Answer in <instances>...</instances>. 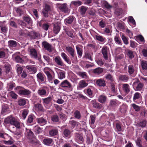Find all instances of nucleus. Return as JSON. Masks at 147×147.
I'll return each instance as SVG.
<instances>
[{
    "label": "nucleus",
    "instance_id": "nucleus-9",
    "mask_svg": "<svg viewBox=\"0 0 147 147\" xmlns=\"http://www.w3.org/2000/svg\"><path fill=\"white\" fill-rule=\"evenodd\" d=\"M108 47L106 46L103 47L101 49V53L105 60H107L108 59Z\"/></svg>",
    "mask_w": 147,
    "mask_h": 147
},
{
    "label": "nucleus",
    "instance_id": "nucleus-60",
    "mask_svg": "<svg viewBox=\"0 0 147 147\" xmlns=\"http://www.w3.org/2000/svg\"><path fill=\"white\" fill-rule=\"evenodd\" d=\"M85 57L87 59L90 60V61L92 60V56L90 54L86 52L85 54Z\"/></svg>",
    "mask_w": 147,
    "mask_h": 147
},
{
    "label": "nucleus",
    "instance_id": "nucleus-6",
    "mask_svg": "<svg viewBox=\"0 0 147 147\" xmlns=\"http://www.w3.org/2000/svg\"><path fill=\"white\" fill-rule=\"evenodd\" d=\"M28 51L30 53L31 57L35 59L37 58V52L34 49L30 47L28 48Z\"/></svg>",
    "mask_w": 147,
    "mask_h": 147
},
{
    "label": "nucleus",
    "instance_id": "nucleus-64",
    "mask_svg": "<svg viewBox=\"0 0 147 147\" xmlns=\"http://www.w3.org/2000/svg\"><path fill=\"white\" fill-rule=\"evenodd\" d=\"M137 43L134 41H130V45L131 47L132 48H135L136 47Z\"/></svg>",
    "mask_w": 147,
    "mask_h": 147
},
{
    "label": "nucleus",
    "instance_id": "nucleus-43",
    "mask_svg": "<svg viewBox=\"0 0 147 147\" xmlns=\"http://www.w3.org/2000/svg\"><path fill=\"white\" fill-rule=\"evenodd\" d=\"M4 67L5 69V72L6 74H8L10 71L11 67L9 64H5L4 66Z\"/></svg>",
    "mask_w": 147,
    "mask_h": 147
},
{
    "label": "nucleus",
    "instance_id": "nucleus-62",
    "mask_svg": "<svg viewBox=\"0 0 147 147\" xmlns=\"http://www.w3.org/2000/svg\"><path fill=\"white\" fill-rule=\"evenodd\" d=\"M141 140L140 138H138L136 140V143L137 145L139 147H143L141 144Z\"/></svg>",
    "mask_w": 147,
    "mask_h": 147
},
{
    "label": "nucleus",
    "instance_id": "nucleus-36",
    "mask_svg": "<svg viewBox=\"0 0 147 147\" xmlns=\"http://www.w3.org/2000/svg\"><path fill=\"white\" fill-rule=\"evenodd\" d=\"M65 49L67 52L69 54L75 52L74 49L72 47L69 46L66 47Z\"/></svg>",
    "mask_w": 147,
    "mask_h": 147
},
{
    "label": "nucleus",
    "instance_id": "nucleus-24",
    "mask_svg": "<svg viewBox=\"0 0 147 147\" xmlns=\"http://www.w3.org/2000/svg\"><path fill=\"white\" fill-rule=\"evenodd\" d=\"M119 78L120 81L125 82H127L129 79V76L125 74L120 75Z\"/></svg>",
    "mask_w": 147,
    "mask_h": 147
},
{
    "label": "nucleus",
    "instance_id": "nucleus-2",
    "mask_svg": "<svg viewBox=\"0 0 147 147\" xmlns=\"http://www.w3.org/2000/svg\"><path fill=\"white\" fill-rule=\"evenodd\" d=\"M57 5L59 9L62 12L67 14L69 13L70 10L67 4H57Z\"/></svg>",
    "mask_w": 147,
    "mask_h": 147
},
{
    "label": "nucleus",
    "instance_id": "nucleus-30",
    "mask_svg": "<svg viewBox=\"0 0 147 147\" xmlns=\"http://www.w3.org/2000/svg\"><path fill=\"white\" fill-rule=\"evenodd\" d=\"M24 21L26 22L28 24L32 25V20L29 16H25L23 17Z\"/></svg>",
    "mask_w": 147,
    "mask_h": 147
},
{
    "label": "nucleus",
    "instance_id": "nucleus-38",
    "mask_svg": "<svg viewBox=\"0 0 147 147\" xmlns=\"http://www.w3.org/2000/svg\"><path fill=\"white\" fill-rule=\"evenodd\" d=\"M8 44L9 47H16L17 45L16 41L13 40L9 41L8 42Z\"/></svg>",
    "mask_w": 147,
    "mask_h": 147
},
{
    "label": "nucleus",
    "instance_id": "nucleus-1",
    "mask_svg": "<svg viewBox=\"0 0 147 147\" xmlns=\"http://www.w3.org/2000/svg\"><path fill=\"white\" fill-rule=\"evenodd\" d=\"M4 123L6 124H10L11 125L14 126L18 129L20 128V122L12 115L9 116L5 118Z\"/></svg>",
    "mask_w": 147,
    "mask_h": 147
},
{
    "label": "nucleus",
    "instance_id": "nucleus-29",
    "mask_svg": "<svg viewBox=\"0 0 147 147\" xmlns=\"http://www.w3.org/2000/svg\"><path fill=\"white\" fill-rule=\"evenodd\" d=\"M15 86L14 83L10 82L7 84L6 88L7 91H9L11 90Z\"/></svg>",
    "mask_w": 147,
    "mask_h": 147
},
{
    "label": "nucleus",
    "instance_id": "nucleus-40",
    "mask_svg": "<svg viewBox=\"0 0 147 147\" xmlns=\"http://www.w3.org/2000/svg\"><path fill=\"white\" fill-rule=\"evenodd\" d=\"M38 94L41 96L45 95L46 94V91L45 90L43 89H39L38 90Z\"/></svg>",
    "mask_w": 147,
    "mask_h": 147
},
{
    "label": "nucleus",
    "instance_id": "nucleus-37",
    "mask_svg": "<svg viewBox=\"0 0 147 147\" xmlns=\"http://www.w3.org/2000/svg\"><path fill=\"white\" fill-rule=\"evenodd\" d=\"M103 71V69L102 68L98 67L94 69L93 72L95 74L98 75L102 72Z\"/></svg>",
    "mask_w": 147,
    "mask_h": 147
},
{
    "label": "nucleus",
    "instance_id": "nucleus-52",
    "mask_svg": "<svg viewBox=\"0 0 147 147\" xmlns=\"http://www.w3.org/2000/svg\"><path fill=\"white\" fill-rule=\"evenodd\" d=\"M88 96L90 98L93 97V93L92 91L90 88H88L86 90Z\"/></svg>",
    "mask_w": 147,
    "mask_h": 147
},
{
    "label": "nucleus",
    "instance_id": "nucleus-13",
    "mask_svg": "<svg viewBox=\"0 0 147 147\" xmlns=\"http://www.w3.org/2000/svg\"><path fill=\"white\" fill-rule=\"evenodd\" d=\"M36 77L38 80L41 82H44L46 79L45 76L41 72L37 74Z\"/></svg>",
    "mask_w": 147,
    "mask_h": 147
},
{
    "label": "nucleus",
    "instance_id": "nucleus-5",
    "mask_svg": "<svg viewBox=\"0 0 147 147\" xmlns=\"http://www.w3.org/2000/svg\"><path fill=\"white\" fill-rule=\"evenodd\" d=\"M42 45L45 49L49 52H52L54 50L52 45L46 41L42 42Z\"/></svg>",
    "mask_w": 147,
    "mask_h": 147
},
{
    "label": "nucleus",
    "instance_id": "nucleus-42",
    "mask_svg": "<svg viewBox=\"0 0 147 147\" xmlns=\"http://www.w3.org/2000/svg\"><path fill=\"white\" fill-rule=\"evenodd\" d=\"M9 110L8 105L7 104L4 105L2 106V110L1 113L2 114H4L7 112Z\"/></svg>",
    "mask_w": 147,
    "mask_h": 147
},
{
    "label": "nucleus",
    "instance_id": "nucleus-63",
    "mask_svg": "<svg viewBox=\"0 0 147 147\" xmlns=\"http://www.w3.org/2000/svg\"><path fill=\"white\" fill-rule=\"evenodd\" d=\"M107 97L103 95H100L98 98L99 101H105L106 100Z\"/></svg>",
    "mask_w": 147,
    "mask_h": 147
},
{
    "label": "nucleus",
    "instance_id": "nucleus-51",
    "mask_svg": "<svg viewBox=\"0 0 147 147\" xmlns=\"http://www.w3.org/2000/svg\"><path fill=\"white\" fill-rule=\"evenodd\" d=\"M71 3L73 4L76 6L80 5L82 4V2L80 1H73Z\"/></svg>",
    "mask_w": 147,
    "mask_h": 147
},
{
    "label": "nucleus",
    "instance_id": "nucleus-54",
    "mask_svg": "<svg viewBox=\"0 0 147 147\" xmlns=\"http://www.w3.org/2000/svg\"><path fill=\"white\" fill-rule=\"evenodd\" d=\"M74 117L76 118L79 119L81 117L80 113L78 111H76L74 113Z\"/></svg>",
    "mask_w": 147,
    "mask_h": 147
},
{
    "label": "nucleus",
    "instance_id": "nucleus-22",
    "mask_svg": "<svg viewBox=\"0 0 147 147\" xmlns=\"http://www.w3.org/2000/svg\"><path fill=\"white\" fill-rule=\"evenodd\" d=\"M0 27L2 32L4 33L7 32L8 30L7 27L4 22H0Z\"/></svg>",
    "mask_w": 147,
    "mask_h": 147
},
{
    "label": "nucleus",
    "instance_id": "nucleus-45",
    "mask_svg": "<svg viewBox=\"0 0 147 147\" xmlns=\"http://www.w3.org/2000/svg\"><path fill=\"white\" fill-rule=\"evenodd\" d=\"M114 40L116 44L121 45L122 43L120 38L119 36H115L114 37Z\"/></svg>",
    "mask_w": 147,
    "mask_h": 147
},
{
    "label": "nucleus",
    "instance_id": "nucleus-27",
    "mask_svg": "<svg viewBox=\"0 0 147 147\" xmlns=\"http://www.w3.org/2000/svg\"><path fill=\"white\" fill-rule=\"evenodd\" d=\"M147 123L146 120L144 119L138 123L137 125L138 127L144 128L146 126Z\"/></svg>",
    "mask_w": 147,
    "mask_h": 147
},
{
    "label": "nucleus",
    "instance_id": "nucleus-12",
    "mask_svg": "<svg viewBox=\"0 0 147 147\" xmlns=\"http://www.w3.org/2000/svg\"><path fill=\"white\" fill-rule=\"evenodd\" d=\"M88 83H87L84 80H82L79 82L78 83L77 87V89L80 90L85 88L88 86Z\"/></svg>",
    "mask_w": 147,
    "mask_h": 147
},
{
    "label": "nucleus",
    "instance_id": "nucleus-11",
    "mask_svg": "<svg viewBox=\"0 0 147 147\" xmlns=\"http://www.w3.org/2000/svg\"><path fill=\"white\" fill-rule=\"evenodd\" d=\"M31 92L28 90L24 89L20 90L18 93L22 96H28L30 94Z\"/></svg>",
    "mask_w": 147,
    "mask_h": 147
},
{
    "label": "nucleus",
    "instance_id": "nucleus-50",
    "mask_svg": "<svg viewBox=\"0 0 147 147\" xmlns=\"http://www.w3.org/2000/svg\"><path fill=\"white\" fill-rule=\"evenodd\" d=\"M141 65L143 69L146 70L147 69V62L146 61H142Z\"/></svg>",
    "mask_w": 147,
    "mask_h": 147
},
{
    "label": "nucleus",
    "instance_id": "nucleus-21",
    "mask_svg": "<svg viewBox=\"0 0 147 147\" xmlns=\"http://www.w3.org/2000/svg\"><path fill=\"white\" fill-rule=\"evenodd\" d=\"M60 29V27L58 24L56 23L53 25V32L55 34H57L58 33Z\"/></svg>",
    "mask_w": 147,
    "mask_h": 147
},
{
    "label": "nucleus",
    "instance_id": "nucleus-31",
    "mask_svg": "<svg viewBox=\"0 0 147 147\" xmlns=\"http://www.w3.org/2000/svg\"><path fill=\"white\" fill-rule=\"evenodd\" d=\"M122 88L125 92L128 93L130 91L129 86L127 84H123Z\"/></svg>",
    "mask_w": 147,
    "mask_h": 147
},
{
    "label": "nucleus",
    "instance_id": "nucleus-25",
    "mask_svg": "<svg viewBox=\"0 0 147 147\" xmlns=\"http://www.w3.org/2000/svg\"><path fill=\"white\" fill-rule=\"evenodd\" d=\"M74 18L73 16H70L65 19L64 22L66 24H71L73 22Z\"/></svg>",
    "mask_w": 147,
    "mask_h": 147
},
{
    "label": "nucleus",
    "instance_id": "nucleus-48",
    "mask_svg": "<svg viewBox=\"0 0 147 147\" xmlns=\"http://www.w3.org/2000/svg\"><path fill=\"white\" fill-rule=\"evenodd\" d=\"M22 116L24 119H25L27 115L28 111V110L24 109L22 111Z\"/></svg>",
    "mask_w": 147,
    "mask_h": 147
},
{
    "label": "nucleus",
    "instance_id": "nucleus-41",
    "mask_svg": "<svg viewBox=\"0 0 147 147\" xmlns=\"http://www.w3.org/2000/svg\"><path fill=\"white\" fill-rule=\"evenodd\" d=\"M75 137L77 140H79L81 141H83L84 140V139L82 135L78 133H76L75 134Z\"/></svg>",
    "mask_w": 147,
    "mask_h": 147
},
{
    "label": "nucleus",
    "instance_id": "nucleus-7",
    "mask_svg": "<svg viewBox=\"0 0 147 147\" xmlns=\"http://www.w3.org/2000/svg\"><path fill=\"white\" fill-rule=\"evenodd\" d=\"M50 68L48 67H46L44 68L43 71L47 76V79L50 82H51L53 79V77L52 75L49 71V70H50Z\"/></svg>",
    "mask_w": 147,
    "mask_h": 147
},
{
    "label": "nucleus",
    "instance_id": "nucleus-15",
    "mask_svg": "<svg viewBox=\"0 0 147 147\" xmlns=\"http://www.w3.org/2000/svg\"><path fill=\"white\" fill-rule=\"evenodd\" d=\"M26 131L25 132V135L26 137L29 140L31 139L34 136V134L30 130L26 129Z\"/></svg>",
    "mask_w": 147,
    "mask_h": 147
},
{
    "label": "nucleus",
    "instance_id": "nucleus-33",
    "mask_svg": "<svg viewBox=\"0 0 147 147\" xmlns=\"http://www.w3.org/2000/svg\"><path fill=\"white\" fill-rule=\"evenodd\" d=\"M76 48L78 57L80 58L81 57L83 54L82 49L78 46H76Z\"/></svg>",
    "mask_w": 147,
    "mask_h": 147
},
{
    "label": "nucleus",
    "instance_id": "nucleus-8",
    "mask_svg": "<svg viewBox=\"0 0 147 147\" xmlns=\"http://www.w3.org/2000/svg\"><path fill=\"white\" fill-rule=\"evenodd\" d=\"M26 68L28 70L27 72L30 74H35L37 70L36 67L33 66H26Z\"/></svg>",
    "mask_w": 147,
    "mask_h": 147
},
{
    "label": "nucleus",
    "instance_id": "nucleus-46",
    "mask_svg": "<svg viewBox=\"0 0 147 147\" xmlns=\"http://www.w3.org/2000/svg\"><path fill=\"white\" fill-rule=\"evenodd\" d=\"M51 118L52 121L53 122H58L59 121V117L57 115H53L51 116Z\"/></svg>",
    "mask_w": 147,
    "mask_h": 147
},
{
    "label": "nucleus",
    "instance_id": "nucleus-16",
    "mask_svg": "<svg viewBox=\"0 0 147 147\" xmlns=\"http://www.w3.org/2000/svg\"><path fill=\"white\" fill-rule=\"evenodd\" d=\"M28 35L31 39H35L40 37V35L39 33L34 31H31L30 32Z\"/></svg>",
    "mask_w": 147,
    "mask_h": 147
},
{
    "label": "nucleus",
    "instance_id": "nucleus-32",
    "mask_svg": "<svg viewBox=\"0 0 147 147\" xmlns=\"http://www.w3.org/2000/svg\"><path fill=\"white\" fill-rule=\"evenodd\" d=\"M134 66L132 65H129L128 67V71L130 75L133 74L134 72Z\"/></svg>",
    "mask_w": 147,
    "mask_h": 147
},
{
    "label": "nucleus",
    "instance_id": "nucleus-19",
    "mask_svg": "<svg viewBox=\"0 0 147 147\" xmlns=\"http://www.w3.org/2000/svg\"><path fill=\"white\" fill-rule=\"evenodd\" d=\"M96 84L99 86L104 87L106 86L105 81L103 79H99L96 80Z\"/></svg>",
    "mask_w": 147,
    "mask_h": 147
},
{
    "label": "nucleus",
    "instance_id": "nucleus-47",
    "mask_svg": "<svg viewBox=\"0 0 147 147\" xmlns=\"http://www.w3.org/2000/svg\"><path fill=\"white\" fill-rule=\"evenodd\" d=\"M127 55L130 59H131L134 57V52L131 50H128Z\"/></svg>",
    "mask_w": 147,
    "mask_h": 147
},
{
    "label": "nucleus",
    "instance_id": "nucleus-26",
    "mask_svg": "<svg viewBox=\"0 0 147 147\" xmlns=\"http://www.w3.org/2000/svg\"><path fill=\"white\" fill-rule=\"evenodd\" d=\"M64 30H65L66 33L68 36L72 38L74 37L72 32L71 31V30L68 27H65L64 29Z\"/></svg>",
    "mask_w": 147,
    "mask_h": 147
},
{
    "label": "nucleus",
    "instance_id": "nucleus-49",
    "mask_svg": "<svg viewBox=\"0 0 147 147\" xmlns=\"http://www.w3.org/2000/svg\"><path fill=\"white\" fill-rule=\"evenodd\" d=\"M69 123L73 127H76L78 126V124L79 123L78 122L74 120H71L70 121H69Z\"/></svg>",
    "mask_w": 147,
    "mask_h": 147
},
{
    "label": "nucleus",
    "instance_id": "nucleus-23",
    "mask_svg": "<svg viewBox=\"0 0 147 147\" xmlns=\"http://www.w3.org/2000/svg\"><path fill=\"white\" fill-rule=\"evenodd\" d=\"M36 121L41 126L46 124L47 123L46 120L42 117L37 118Z\"/></svg>",
    "mask_w": 147,
    "mask_h": 147
},
{
    "label": "nucleus",
    "instance_id": "nucleus-18",
    "mask_svg": "<svg viewBox=\"0 0 147 147\" xmlns=\"http://www.w3.org/2000/svg\"><path fill=\"white\" fill-rule=\"evenodd\" d=\"M8 49L7 48H2L0 49V58H4L7 53Z\"/></svg>",
    "mask_w": 147,
    "mask_h": 147
},
{
    "label": "nucleus",
    "instance_id": "nucleus-56",
    "mask_svg": "<svg viewBox=\"0 0 147 147\" xmlns=\"http://www.w3.org/2000/svg\"><path fill=\"white\" fill-rule=\"evenodd\" d=\"M65 77V73L64 71H61L59 73V78L60 79H62Z\"/></svg>",
    "mask_w": 147,
    "mask_h": 147
},
{
    "label": "nucleus",
    "instance_id": "nucleus-34",
    "mask_svg": "<svg viewBox=\"0 0 147 147\" xmlns=\"http://www.w3.org/2000/svg\"><path fill=\"white\" fill-rule=\"evenodd\" d=\"M72 131L68 129H65L63 131V134L65 137H68L70 136Z\"/></svg>",
    "mask_w": 147,
    "mask_h": 147
},
{
    "label": "nucleus",
    "instance_id": "nucleus-14",
    "mask_svg": "<svg viewBox=\"0 0 147 147\" xmlns=\"http://www.w3.org/2000/svg\"><path fill=\"white\" fill-rule=\"evenodd\" d=\"M55 63L58 65L62 66L64 65V63L61 58L59 56H56L54 59Z\"/></svg>",
    "mask_w": 147,
    "mask_h": 147
},
{
    "label": "nucleus",
    "instance_id": "nucleus-59",
    "mask_svg": "<svg viewBox=\"0 0 147 147\" xmlns=\"http://www.w3.org/2000/svg\"><path fill=\"white\" fill-rule=\"evenodd\" d=\"M125 45H127L128 44L129 42H128V40L127 38L124 35H122L121 37Z\"/></svg>",
    "mask_w": 147,
    "mask_h": 147
},
{
    "label": "nucleus",
    "instance_id": "nucleus-61",
    "mask_svg": "<svg viewBox=\"0 0 147 147\" xmlns=\"http://www.w3.org/2000/svg\"><path fill=\"white\" fill-rule=\"evenodd\" d=\"M78 75L82 78H85L86 77V75L85 72H80L78 73Z\"/></svg>",
    "mask_w": 147,
    "mask_h": 147
},
{
    "label": "nucleus",
    "instance_id": "nucleus-39",
    "mask_svg": "<svg viewBox=\"0 0 147 147\" xmlns=\"http://www.w3.org/2000/svg\"><path fill=\"white\" fill-rule=\"evenodd\" d=\"M71 56V59L73 63H74L76 62L77 58L76 56L75 55V52L73 53L70 54Z\"/></svg>",
    "mask_w": 147,
    "mask_h": 147
},
{
    "label": "nucleus",
    "instance_id": "nucleus-55",
    "mask_svg": "<svg viewBox=\"0 0 147 147\" xmlns=\"http://www.w3.org/2000/svg\"><path fill=\"white\" fill-rule=\"evenodd\" d=\"M15 60L18 63H22L24 62L22 58L19 56H17L15 57Z\"/></svg>",
    "mask_w": 147,
    "mask_h": 147
},
{
    "label": "nucleus",
    "instance_id": "nucleus-57",
    "mask_svg": "<svg viewBox=\"0 0 147 147\" xmlns=\"http://www.w3.org/2000/svg\"><path fill=\"white\" fill-rule=\"evenodd\" d=\"M129 22L132 23L133 25H135L136 24V22L133 17L132 16H129L128 18Z\"/></svg>",
    "mask_w": 147,
    "mask_h": 147
},
{
    "label": "nucleus",
    "instance_id": "nucleus-58",
    "mask_svg": "<svg viewBox=\"0 0 147 147\" xmlns=\"http://www.w3.org/2000/svg\"><path fill=\"white\" fill-rule=\"evenodd\" d=\"M116 128L118 131H121L122 130V127L121 124L119 123H116Z\"/></svg>",
    "mask_w": 147,
    "mask_h": 147
},
{
    "label": "nucleus",
    "instance_id": "nucleus-17",
    "mask_svg": "<svg viewBox=\"0 0 147 147\" xmlns=\"http://www.w3.org/2000/svg\"><path fill=\"white\" fill-rule=\"evenodd\" d=\"M44 144L47 146H51L53 143V140L51 138H47L44 139L43 140Z\"/></svg>",
    "mask_w": 147,
    "mask_h": 147
},
{
    "label": "nucleus",
    "instance_id": "nucleus-28",
    "mask_svg": "<svg viewBox=\"0 0 147 147\" xmlns=\"http://www.w3.org/2000/svg\"><path fill=\"white\" fill-rule=\"evenodd\" d=\"M88 7L82 6L79 7V11L81 14L82 16L84 15Z\"/></svg>",
    "mask_w": 147,
    "mask_h": 147
},
{
    "label": "nucleus",
    "instance_id": "nucleus-10",
    "mask_svg": "<svg viewBox=\"0 0 147 147\" xmlns=\"http://www.w3.org/2000/svg\"><path fill=\"white\" fill-rule=\"evenodd\" d=\"M60 86L63 88H70L71 85L70 83L67 80L62 81L60 84Z\"/></svg>",
    "mask_w": 147,
    "mask_h": 147
},
{
    "label": "nucleus",
    "instance_id": "nucleus-35",
    "mask_svg": "<svg viewBox=\"0 0 147 147\" xmlns=\"http://www.w3.org/2000/svg\"><path fill=\"white\" fill-rule=\"evenodd\" d=\"M43 57L44 60L47 63L48 65H52V59H51L49 57L44 55H43Z\"/></svg>",
    "mask_w": 147,
    "mask_h": 147
},
{
    "label": "nucleus",
    "instance_id": "nucleus-53",
    "mask_svg": "<svg viewBox=\"0 0 147 147\" xmlns=\"http://www.w3.org/2000/svg\"><path fill=\"white\" fill-rule=\"evenodd\" d=\"M48 11H47L46 10H45L44 9H42V14L43 16L45 18H48L49 16V13H48Z\"/></svg>",
    "mask_w": 147,
    "mask_h": 147
},
{
    "label": "nucleus",
    "instance_id": "nucleus-44",
    "mask_svg": "<svg viewBox=\"0 0 147 147\" xmlns=\"http://www.w3.org/2000/svg\"><path fill=\"white\" fill-rule=\"evenodd\" d=\"M95 38L96 40L102 42H104L106 40V39L102 36L98 35H95Z\"/></svg>",
    "mask_w": 147,
    "mask_h": 147
},
{
    "label": "nucleus",
    "instance_id": "nucleus-3",
    "mask_svg": "<svg viewBox=\"0 0 147 147\" xmlns=\"http://www.w3.org/2000/svg\"><path fill=\"white\" fill-rule=\"evenodd\" d=\"M46 128L49 130V134L51 136H54L58 134V129L51 126H47Z\"/></svg>",
    "mask_w": 147,
    "mask_h": 147
},
{
    "label": "nucleus",
    "instance_id": "nucleus-4",
    "mask_svg": "<svg viewBox=\"0 0 147 147\" xmlns=\"http://www.w3.org/2000/svg\"><path fill=\"white\" fill-rule=\"evenodd\" d=\"M134 82L133 83V86L134 87L136 88V90L140 91L141 90L144 86V84L140 82L138 79H136Z\"/></svg>",
    "mask_w": 147,
    "mask_h": 147
},
{
    "label": "nucleus",
    "instance_id": "nucleus-20",
    "mask_svg": "<svg viewBox=\"0 0 147 147\" xmlns=\"http://www.w3.org/2000/svg\"><path fill=\"white\" fill-rule=\"evenodd\" d=\"M61 56L63 59L67 63L70 64L71 63V61L69 57L64 53H62Z\"/></svg>",
    "mask_w": 147,
    "mask_h": 147
}]
</instances>
